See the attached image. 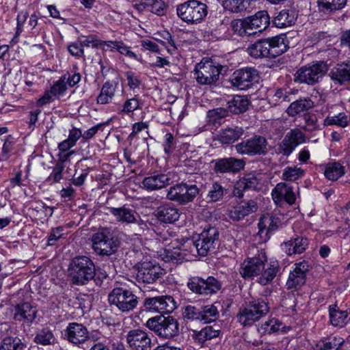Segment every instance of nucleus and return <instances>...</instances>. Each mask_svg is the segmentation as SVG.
Masks as SVG:
<instances>
[{
    "label": "nucleus",
    "mask_w": 350,
    "mask_h": 350,
    "mask_svg": "<svg viewBox=\"0 0 350 350\" xmlns=\"http://www.w3.org/2000/svg\"><path fill=\"white\" fill-rule=\"evenodd\" d=\"M219 231L214 227L204 229L196 240L188 239L171 252V258L176 262L192 260L197 255L205 256L215 249L219 243Z\"/></svg>",
    "instance_id": "f257e3e1"
},
{
    "label": "nucleus",
    "mask_w": 350,
    "mask_h": 350,
    "mask_svg": "<svg viewBox=\"0 0 350 350\" xmlns=\"http://www.w3.org/2000/svg\"><path fill=\"white\" fill-rule=\"evenodd\" d=\"M68 275L73 284L85 285L95 277L94 264L87 256H77L72 260L69 265Z\"/></svg>",
    "instance_id": "f03ea898"
},
{
    "label": "nucleus",
    "mask_w": 350,
    "mask_h": 350,
    "mask_svg": "<svg viewBox=\"0 0 350 350\" xmlns=\"http://www.w3.org/2000/svg\"><path fill=\"white\" fill-rule=\"evenodd\" d=\"M146 325L159 336L166 339L172 338L179 334V323L172 316L159 315L150 318Z\"/></svg>",
    "instance_id": "7ed1b4c3"
},
{
    "label": "nucleus",
    "mask_w": 350,
    "mask_h": 350,
    "mask_svg": "<svg viewBox=\"0 0 350 350\" xmlns=\"http://www.w3.org/2000/svg\"><path fill=\"white\" fill-rule=\"evenodd\" d=\"M176 14L187 24L201 22L207 14V6L197 0H189L176 6Z\"/></svg>",
    "instance_id": "20e7f679"
},
{
    "label": "nucleus",
    "mask_w": 350,
    "mask_h": 350,
    "mask_svg": "<svg viewBox=\"0 0 350 350\" xmlns=\"http://www.w3.org/2000/svg\"><path fill=\"white\" fill-rule=\"evenodd\" d=\"M91 241L93 250L99 255L110 256L116 252L119 246L118 240L108 228L94 233Z\"/></svg>",
    "instance_id": "39448f33"
},
{
    "label": "nucleus",
    "mask_w": 350,
    "mask_h": 350,
    "mask_svg": "<svg viewBox=\"0 0 350 350\" xmlns=\"http://www.w3.org/2000/svg\"><path fill=\"white\" fill-rule=\"evenodd\" d=\"M110 305L123 312L134 310L138 304L137 297L130 290L122 287L114 288L108 296Z\"/></svg>",
    "instance_id": "423d86ee"
},
{
    "label": "nucleus",
    "mask_w": 350,
    "mask_h": 350,
    "mask_svg": "<svg viewBox=\"0 0 350 350\" xmlns=\"http://www.w3.org/2000/svg\"><path fill=\"white\" fill-rule=\"evenodd\" d=\"M221 68L211 60L202 61L196 65L195 79L200 85H211L218 80Z\"/></svg>",
    "instance_id": "0eeeda50"
},
{
    "label": "nucleus",
    "mask_w": 350,
    "mask_h": 350,
    "mask_svg": "<svg viewBox=\"0 0 350 350\" xmlns=\"http://www.w3.org/2000/svg\"><path fill=\"white\" fill-rule=\"evenodd\" d=\"M327 70V65L324 62H313L300 68L296 72L295 80L299 83L312 85L318 82Z\"/></svg>",
    "instance_id": "6e6552de"
},
{
    "label": "nucleus",
    "mask_w": 350,
    "mask_h": 350,
    "mask_svg": "<svg viewBox=\"0 0 350 350\" xmlns=\"http://www.w3.org/2000/svg\"><path fill=\"white\" fill-rule=\"evenodd\" d=\"M198 193L199 189L196 185L181 183L170 187L167 190L166 198L170 201L185 205L193 201Z\"/></svg>",
    "instance_id": "1a4fd4ad"
},
{
    "label": "nucleus",
    "mask_w": 350,
    "mask_h": 350,
    "mask_svg": "<svg viewBox=\"0 0 350 350\" xmlns=\"http://www.w3.org/2000/svg\"><path fill=\"white\" fill-rule=\"evenodd\" d=\"M258 71L252 67L235 70L230 77L232 85L241 90H246L258 81Z\"/></svg>",
    "instance_id": "9d476101"
},
{
    "label": "nucleus",
    "mask_w": 350,
    "mask_h": 350,
    "mask_svg": "<svg viewBox=\"0 0 350 350\" xmlns=\"http://www.w3.org/2000/svg\"><path fill=\"white\" fill-rule=\"evenodd\" d=\"M187 286L193 293L202 295L215 294L221 288L220 282L213 276H209L206 280L200 277H191Z\"/></svg>",
    "instance_id": "9b49d317"
},
{
    "label": "nucleus",
    "mask_w": 350,
    "mask_h": 350,
    "mask_svg": "<svg viewBox=\"0 0 350 350\" xmlns=\"http://www.w3.org/2000/svg\"><path fill=\"white\" fill-rule=\"evenodd\" d=\"M267 139L260 135L243 141L234 146L236 151L241 154L248 156L265 155L267 152Z\"/></svg>",
    "instance_id": "f8f14e48"
},
{
    "label": "nucleus",
    "mask_w": 350,
    "mask_h": 350,
    "mask_svg": "<svg viewBox=\"0 0 350 350\" xmlns=\"http://www.w3.org/2000/svg\"><path fill=\"white\" fill-rule=\"evenodd\" d=\"M305 139L304 134L299 129H291L278 144L277 153L288 157L299 144L305 142Z\"/></svg>",
    "instance_id": "ddd939ff"
},
{
    "label": "nucleus",
    "mask_w": 350,
    "mask_h": 350,
    "mask_svg": "<svg viewBox=\"0 0 350 350\" xmlns=\"http://www.w3.org/2000/svg\"><path fill=\"white\" fill-rule=\"evenodd\" d=\"M164 274V270L152 262H143L138 265L137 280L139 282L152 284Z\"/></svg>",
    "instance_id": "4468645a"
},
{
    "label": "nucleus",
    "mask_w": 350,
    "mask_h": 350,
    "mask_svg": "<svg viewBox=\"0 0 350 350\" xmlns=\"http://www.w3.org/2000/svg\"><path fill=\"white\" fill-rule=\"evenodd\" d=\"M265 262H267V257L264 252L249 258L241 264L240 274L245 279L257 276L265 269Z\"/></svg>",
    "instance_id": "2eb2a0df"
},
{
    "label": "nucleus",
    "mask_w": 350,
    "mask_h": 350,
    "mask_svg": "<svg viewBox=\"0 0 350 350\" xmlns=\"http://www.w3.org/2000/svg\"><path fill=\"white\" fill-rule=\"evenodd\" d=\"M126 342L131 350H150L152 340L145 331L132 329L126 334Z\"/></svg>",
    "instance_id": "dca6fc26"
},
{
    "label": "nucleus",
    "mask_w": 350,
    "mask_h": 350,
    "mask_svg": "<svg viewBox=\"0 0 350 350\" xmlns=\"http://www.w3.org/2000/svg\"><path fill=\"white\" fill-rule=\"evenodd\" d=\"M309 264L302 260L295 264L294 269L291 271L286 286L288 289H298L306 283V274L309 271Z\"/></svg>",
    "instance_id": "f3484780"
},
{
    "label": "nucleus",
    "mask_w": 350,
    "mask_h": 350,
    "mask_svg": "<svg viewBox=\"0 0 350 350\" xmlns=\"http://www.w3.org/2000/svg\"><path fill=\"white\" fill-rule=\"evenodd\" d=\"M65 338L72 344L79 345L89 339V332L82 324L70 323L64 331Z\"/></svg>",
    "instance_id": "a211bd4d"
},
{
    "label": "nucleus",
    "mask_w": 350,
    "mask_h": 350,
    "mask_svg": "<svg viewBox=\"0 0 350 350\" xmlns=\"http://www.w3.org/2000/svg\"><path fill=\"white\" fill-rule=\"evenodd\" d=\"M214 171L217 174L235 173L243 169L245 162L243 159L228 157L214 161Z\"/></svg>",
    "instance_id": "6ab92c4d"
},
{
    "label": "nucleus",
    "mask_w": 350,
    "mask_h": 350,
    "mask_svg": "<svg viewBox=\"0 0 350 350\" xmlns=\"http://www.w3.org/2000/svg\"><path fill=\"white\" fill-rule=\"evenodd\" d=\"M271 196L278 205H280L284 202L293 204L296 200L293 187L286 183H278L271 191Z\"/></svg>",
    "instance_id": "aec40b11"
},
{
    "label": "nucleus",
    "mask_w": 350,
    "mask_h": 350,
    "mask_svg": "<svg viewBox=\"0 0 350 350\" xmlns=\"http://www.w3.org/2000/svg\"><path fill=\"white\" fill-rule=\"evenodd\" d=\"M247 24L252 36L261 33L266 29L270 24V17L267 11L260 10L254 15L247 17Z\"/></svg>",
    "instance_id": "412c9836"
},
{
    "label": "nucleus",
    "mask_w": 350,
    "mask_h": 350,
    "mask_svg": "<svg viewBox=\"0 0 350 350\" xmlns=\"http://www.w3.org/2000/svg\"><path fill=\"white\" fill-rule=\"evenodd\" d=\"M37 309L29 302L17 304L14 309V319L18 321L32 323L37 316Z\"/></svg>",
    "instance_id": "4be33fe9"
},
{
    "label": "nucleus",
    "mask_w": 350,
    "mask_h": 350,
    "mask_svg": "<svg viewBox=\"0 0 350 350\" xmlns=\"http://www.w3.org/2000/svg\"><path fill=\"white\" fill-rule=\"evenodd\" d=\"M329 76L335 84L342 85L350 82V61L337 64L332 68Z\"/></svg>",
    "instance_id": "5701e85b"
},
{
    "label": "nucleus",
    "mask_w": 350,
    "mask_h": 350,
    "mask_svg": "<svg viewBox=\"0 0 350 350\" xmlns=\"http://www.w3.org/2000/svg\"><path fill=\"white\" fill-rule=\"evenodd\" d=\"M170 178L165 174H153L144 178L142 187L148 191L163 189L170 184Z\"/></svg>",
    "instance_id": "b1692460"
},
{
    "label": "nucleus",
    "mask_w": 350,
    "mask_h": 350,
    "mask_svg": "<svg viewBox=\"0 0 350 350\" xmlns=\"http://www.w3.org/2000/svg\"><path fill=\"white\" fill-rule=\"evenodd\" d=\"M257 209L256 202L250 200L229 210L228 217L233 221H239L248 215L256 212Z\"/></svg>",
    "instance_id": "393cba45"
},
{
    "label": "nucleus",
    "mask_w": 350,
    "mask_h": 350,
    "mask_svg": "<svg viewBox=\"0 0 350 350\" xmlns=\"http://www.w3.org/2000/svg\"><path fill=\"white\" fill-rule=\"evenodd\" d=\"M109 212L116 218V219L123 224H133L137 221L138 217L137 213L135 210L122 206L119 208L108 207Z\"/></svg>",
    "instance_id": "a878e982"
},
{
    "label": "nucleus",
    "mask_w": 350,
    "mask_h": 350,
    "mask_svg": "<svg viewBox=\"0 0 350 350\" xmlns=\"http://www.w3.org/2000/svg\"><path fill=\"white\" fill-rule=\"evenodd\" d=\"M157 219L165 223H174L180 217L178 209L174 205L165 204L159 206L155 211Z\"/></svg>",
    "instance_id": "bb28decb"
},
{
    "label": "nucleus",
    "mask_w": 350,
    "mask_h": 350,
    "mask_svg": "<svg viewBox=\"0 0 350 350\" xmlns=\"http://www.w3.org/2000/svg\"><path fill=\"white\" fill-rule=\"evenodd\" d=\"M297 16V12L295 9H284L274 18L273 23L279 28L289 27L295 23Z\"/></svg>",
    "instance_id": "cd10ccee"
},
{
    "label": "nucleus",
    "mask_w": 350,
    "mask_h": 350,
    "mask_svg": "<svg viewBox=\"0 0 350 350\" xmlns=\"http://www.w3.org/2000/svg\"><path fill=\"white\" fill-rule=\"evenodd\" d=\"M308 245V239L297 237L282 244V248L288 256L302 254Z\"/></svg>",
    "instance_id": "c85d7f7f"
},
{
    "label": "nucleus",
    "mask_w": 350,
    "mask_h": 350,
    "mask_svg": "<svg viewBox=\"0 0 350 350\" xmlns=\"http://www.w3.org/2000/svg\"><path fill=\"white\" fill-rule=\"evenodd\" d=\"M243 133L244 130L241 126H229L219 132L218 139L223 144H230L238 140Z\"/></svg>",
    "instance_id": "c756f323"
},
{
    "label": "nucleus",
    "mask_w": 350,
    "mask_h": 350,
    "mask_svg": "<svg viewBox=\"0 0 350 350\" xmlns=\"http://www.w3.org/2000/svg\"><path fill=\"white\" fill-rule=\"evenodd\" d=\"M118 83L114 81H107L102 86L100 94L96 98V103L107 105L112 102L115 96Z\"/></svg>",
    "instance_id": "7c9ffc66"
},
{
    "label": "nucleus",
    "mask_w": 350,
    "mask_h": 350,
    "mask_svg": "<svg viewBox=\"0 0 350 350\" xmlns=\"http://www.w3.org/2000/svg\"><path fill=\"white\" fill-rule=\"evenodd\" d=\"M280 225L281 221L279 218L270 214H265L260 217L258 224V234H262L265 230H267V233L275 232Z\"/></svg>",
    "instance_id": "2f4dec72"
},
{
    "label": "nucleus",
    "mask_w": 350,
    "mask_h": 350,
    "mask_svg": "<svg viewBox=\"0 0 350 350\" xmlns=\"http://www.w3.org/2000/svg\"><path fill=\"white\" fill-rule=\"evenodd\" d=\"M269 44V51L271 57H278L284 53L288 49L286 39L283 36L273 37L267 39Z\"/></svg>",
    "instance_id": "473e14b6"
},
{
    "label": "nucleus",
    "mask_w": 350,
    "mask_h": 350,
    "mask_svg": "<svg viewBox=\"0 0 350 350\" xmlns=\"http://www.w3.org/2000/svg\"><path fill=\"white\" fill-rule=\"evenodd\" d=\"M329 314L330 323L332 325L343 327L347 324V312L340 310L336 304L329 306Z\"/></svg>",
    "instance_id": "72a5a7b5"
},
{
    "label": "nucleus",
    "mask_w": 350,
    "mask_h": 350,
    "mask_svg": "<svg viewBox=\"0 0 350 350\" xmlns=\"http://www.w3.org/2000/svg\"><path fill=\"white\" fill-rule=\"evenodd\" d=\"M269 47V44H268L267 39L260 40L249 46L247 51L252 57L255 58L271 57Z\"/></svg>",
    "instance_id": "f704fd0d"
},
{
    "label": "nucleus",
    "mask_w": 350,
    "mask_h": 350,
    "mask_svg": "<svg viewBox=\"0 0 350 350\" xmlns=\"http://www.w3.org/2000/svg\"><path fill=\"white\" fill-rule=\"evenodd\" d=\"M347 0H317L319 10L327 14L342 9Z\"/></svg>",
    "instance_id": "c9c22d12"
},
{
    "label": "nucleus",
    "mask_w": 350,
    "mask_h": 350,
    "mask_svg": "<svg viewBox=\"0 0 350 350\" xmlns=\"http://www.w3.org/2000/svg\"><path fill=\"white\" fill-rule=\"evenodd\" d=\"M313 107V102L309 98H300L293 102L286 109L290 116H295Z\"/></svg>",
    "instance_id": "e433bc0d"
},
{
    "label": "nucleus",
    "mask_w": 350,
    "mask_h": 350,
    "mask_svg": "<svg viewBox=\"0 0 350 350\" xmlns=\"http://www.w3.org/2000/svg\"><path fill=\"white\" fill-rule=\"evenodd\" d=\"M252 0H224L223 7L232 13L249 11Z\"/></svg>",
    "instance_id": "4c0bfd02"
},
{
    "label": "nucleus",
    "mask_w": 350,
    "mask_h": 350,
    "mask_svg": "<svg viewBox=\"0 0 350 350\" xmlns=\"http://www.w3.org/2000/svg\"><path fill=\"white\" fill-rule=\"evenodd\" d=\"M237 318L241 325L246 326L252 325L255 321L260 319L261 317L258 315L256 311L254 312L246 304L245 307L240 309Z\"/></svg>",
    "instance_id": "58836bf2"
},
{
    "label": "nucleus",
    "mask_w": 350,
    "mask_h": 350,
    "mask_svg": "<svg viewBox=\"0 0 350 350\" xmlns=\"http://www.w3.org/2000/svg\"><path fill=\"white\" fill-rule=\"evenodd\" d=\"M279 270L278 262H271L265 267V269L262 271L261 275L259 277L258 282L261 285H267L272 282Z\"/></svg>",
    "instance_id": "ea45409f"
},
{
    "label": "nucleus",
    "mask_w": 350,
    "mask_h": 350,
    "mask_svg": "<svg viewBox=\"0 0 350 350\" xmlns=\"http://www.w3.org/2000/svg\"><path fill=\"white\" fill-rule=\"evenodd\" d=\"M220 303L215 302L213 304L204 306L201 308V321L205 323H211L217 320L219 317L218 306Z\"/></svg>",
    "instance_id": "a19ab883"
},
{
    "label": "nucleus",
    "mask_w": 350,
    "mask_h": 350,
    "mask_svg": "<svg viewBox=\"0 0 350 350\" xmlns=\"http://www.w3.org/2000/svg\"><path fill=\"white\" fill-rule=\"evenodd\" d=\"M248 105L249 101L245 97L236 96L228 103V108L230 112L237 114L245 111Z\"/></svg>",
    "instance_id": "79ce46f5"
},
{
    "label": "nucleus",
    "mask_w": 350,
    "mask_h": 350,
    "mask_svg": "<svg viewBox=\"0 0 350 350\" xmlns=\"http://www.w3.org/2000/svg\"><path fill=\"white\" fill-rule=\"evenodd\" d=\"M219 334V330L215 329L212 326H206L196 332L193 338L199 344H203L206 340L217 337Z\"/></svg>",
    "instance_id": "37998d69"
},
{
    "label": "nucleus",
    "mask_w": 350,
    "mask_h": 350,
    "mask_svg": "<svg viewBox=\"0 0 350 350\" xmlns=\"http://www.w3.org/2000/svg\"><path fill=\"white\" fill-rule=\"evenodd\" d=\"M226 193L227 189L226 188L218 182H214L208 189L207 198L210 202H215L221 200Z\"/></svg>",
    "instance_id": "c03bdc74"
},
{
    "label": "nucleus",
    "mask_w": 350,
    "mask_h": 350,
    "mask_svg": "<svg viewBox=\"0 0 350 350\" xmlns=\"http://www.w3.org/2000/svg\"><path fill=\"white\" fill-rule=\"evenodd\" d=\"M325 177L330 180H336L345 174L344 167L339 163H328L325 170Z\"/></svg>",
    "instance_id": "a18cd8bd"
},
{
    "label": "nucleus",
    "mask_w": 350,
    "mask_h": 350,
    "mask_svg": "<svg viewBox=\"0 0 350 350\" xmlns=\"http://www.w3.org/2000/svg\"><path fill=\"white\" fill-rule=\"evenodd\" d=\"M247 305L254 312L256 311L260 317H263L269 311V306L267 299L265 297L254 299Z\"/></svg>",
    "instance_id": "49530a36"
},
{
    "label": "nucleus",
    "mask_w": 350,
    "mask_h": 350,
    "mask_svg": "<svg viewBox=\"0 0 350 350\" xmlns=\"http://www.w3.org/2000/svg\"><path fill=\"white\" fill-rule=\"evenodd\" d=\"M56 339L53 332L48 327L40 330L36 337L35 342L42 345H49L55 343Z\"/></svg>",
    "instance_id": "de8ad7c7"
},
{
    "label": "nucleus",
    "mask_w": 350,
    "mask_h": 350,
    "mask_svg": "<svg viewBox=\"0 0 350 350\" xmlns=\"http://www.w3.org/2000/svg\"><path fill=\"white\" fill-rule=\"evenodd\" d=\"M231 27L237 35L244 37L252 36L247 24V18L236 19L231 22Z\"/></svg>",
    "instance_id": "09e8293b"
},
{
    "label": "nucleus",
    "mask_w": 350,
    "mask_h": 350,
    "mask_svg": "<svg viewBox=\"0 0 350 350\" xmlns=\"http://www.w3.org/2000/svg\"><path fill=\"white\" fill-rule=\"evenodd\" d=\"M24 348V344L18 337H5L0 345V350H23Z\"/></svg>",
    "instance_id": "8fccbe9b"
},
{
    "label": "nucleus",
    "mask_w": 350,
    "mask_h": 350,
    "mask_svg": "<svg viewBox=\"0 0 350 350\" xmlns=\"http://www.w3.org/2000/svg\"><path fill=\"white\" fill-rule=\"evenodd\" d=\"M348 117L344 113H340L334 116H329L324 120L325 126H338L340 127H345L348 125Z\"/></svg>",
    "instance_id": "3c124183"
},
{
    "label": "nucleus",
    "mask_w": 350,
    "mask_h": 350,
    "mask_svg": "<svg viewBox=\"0 0 350 350\" xmlns=\"http://www.w3.org/2000/svg\"><path fill=\"white\" fill-rule=\"evenodd\" d=\"M304 175V170L297 166L286 167L284 170L282 178L286 181H295Z\"/></svg>",
    "instance_id": "603ef678"
},
{
    "label": "nucleus",
    "mask_w": 350,
    "mask_h": 350,
    "mask_svg": "<svg viewBox=\"0 0 350 350\" xmlns=\"http://www.w3.org/2000/svg\"><path fill=\"white\" fill-rule=\"evenodd\" d=\"M240 187H243L245 190L253 189L256 190L260 185L259 180L255 174H248L245 175L239 180Z\"/></svg>",
    "instance_id": "864d4df0"
},
{
    "label": "nucleus",
    "mask_w": 350,
    "mask_h": 350,
    "mask_svg": "<svg viewBox=\"0 0 350 350\" xmlns=\"http://www.w3.org/2000/svg\"><path fill=\"white\" fill-rule=\"evenodd\" d=\"M183 317L185 319L201 321V309L188 305L183 308Z\"/></svg>",
    "instance_id": "5fc2aeb1"
},
{
    "label": "nucleus",
    "mask_w": 350,
    "mask_h": 350,
    "mask_svg": "<svg viewBox=\"0 0 350 350\" xmlns=\"http://www.w3.org/2000/svg\"><path fill=\"white\" fill-rule=\"evenodd\" d=\"M161 306L159 296L148 297L144 300V307L146 311L163 314Z\"/></svg>",
    "instance_id": "6e6d98bb"
},
{
    "label": "nucleus",
    "mask_w": 350,
    "mask_h": 350,
    "mask_svg": "<svg viewBox=\"0 0 350 350\" xmlns=\"http://www.w3.org/2000/svg\"><path fill=\"white\" fill-rule=\"evenodd\" d=\"M162 313H171L176 308V302L170 295L159 296Z\"/></svg>",
    "instance_id": "4d7b16f0"
},
{
    "label": "nucleus",
    "mask_w": 350,
    "mask_h": 350,
    "mask_svg": "<svg viewBox=\"0 0 350 350\" xmlns=\"http://www.w3.org/2000/svg\"><path fill=\"white\" fill-rule=\"evenodd\" d=\"M228 115V111L224 108H216L212 110H209L207 112L206 118L209 124H215L221 119L226 117Z\"/></svg>",
    "instance_id": "13d9d810"
},
{
    "label": "nucleus",
    "mask_w": 350,
    "mask_h": 350,
    "mask_svg": "<svg viewBox=\"0 0 350 350\" xmlns=\"http://www.w3.org/2000/svg\"><path fill=\"white\" fill-rule=\"evenodd\" d=\"M291 100L290 96L286 91L282 89H277L275 90L274 94L270 98V102L273 105H278L283 103L284 102H289Z\"/></svg>",
    "instance_id": "bf43d9fd"
},
{
    "label": "nucleus",
    "mask_w": 350,
    "mask_h": 350,
    "mask_svg": "<svg viewBox=\"0 0 350 350\" xmlns=\"http://www.w3.org/2000/svg\"><path fill=\"white\" fill-rule=\"evenodd\" d=\"M66 90V75H63L57 81L50 89L53 96H59L63 95Z\"/></svg>",
    "instance_id": "052dcab7"
},
{
    "label": "nucleus",
    "mask_w": 350,
    "mask_h": 350,
    "mask_svg": "<svg viewBox=\"0 0 350 350\" xmlns=\"http://www.w3.org/2000/svg\"><path fill=\"white\" fill-rule=\"evenodd\" d=\"M148 6V10L157 15H163L164 13L165 3L161 0H146L145 4Z\"/></svg>",
    "instance_id": "680f3d73"
},
{
    "label": "nucleus",
    "mask_w": 350,
    "mask_h": 350,
    "mask_svg": "<svg viewBox=\"0 0 350 350\" xmlns=\"http://www.w3.org/2000/svg\"><path fill=\"white\" fill-rule=\"evenodd\" d=\"M64 164L62 162H57L53 168V171L47 178V181L58 183L62 179V172L64 170Z\"/></svg>",
    "instance_id": "e2e57ef3"
},
{
    "label": "nucleus",
    "mask_w": 350,
    "mask_h": 350,
    "mask_svg": "<svg viewBox=\"0 0 350 350\" xmlns=\"http://www.w3.org/2000/svg\"><path fill=\"white\" fill-rule=\"evenodd\" d=\"M282 324L275 319H271L265 322L260 327V329L267 334H271L278 331Z\"/></svg>",
    "instance_id": "0e129e2a"
},
{
    "label": "nucleus",
    "mask_w": 350,
    "mask_h": 350,
    "mask_svg": "<svg viewBox=\"0 0 350 350\" xmlns=\"http://www.w3.org/2000/svg\"><path fill=\"white\" fill-rule=\"evenodd\" d=\"M176 142L173 135L170 133L165 134L163 145L165 153L167 154H172L176 148Z\"/></svg>",
    "instance_id": "69168bd1"
},
{
    "label": "nucleus",
    "mask_w": 350,
    "mask_h": 350,
    "mask_svg": "<svg viewBox=\"0 0 350 350\" xmlns=\"http://www.w3.org/2000/svg\"><path fill=\"white\" fill-rule=\"evenodd\" d=\"M323 341L325 350H337L344 342L342 338H337L336 336L329 337Z\"/></svg>",
    "instance_id": "338daca9"
},
{
    "label": "nucleus",
    "mask_w": 350,
    "mask_h": 350,
    "mask_svg": "<svg viewBox=\"0 0 350 350\" xmlns=\"http://www.w3.org/2000/svg\"><path fill=\"white\" fill-rule=\"evenodd\" d=\"M139 108V101L137 99L133 98L127 99L120 110V113H129L133 112Z\"/></svg>",
    "instance_id": "774afa93"
}]
</instances>
